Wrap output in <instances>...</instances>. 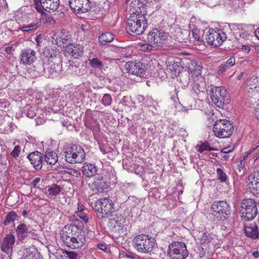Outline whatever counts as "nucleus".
<instances>
[{
	"instance_id": "1",
	"label": "nucleus",
	"mask_w": 259,
	"mask_h": 259,
	"mask_svg": "<svg viewBox=\"0 0 259 259\" xmlns=\"http://www.w3.org/2000/svg\"><path fill=\"white\" fill-rule=\"evenodd\" d=\"M147 0L133 1L130 5L132 14L127 20L128 30L136 35L142 34L147 28L145 18Z\"/></svg>"
},
{
	"instance_id": "2",
	"label": "nucleus",
	"mask_w": 259,
	"mask_h": 259,
	"mask_svg": "<svg viewBox=\"0 0 259 259\" xmlns=\"http://www.w3.org/2000/svg\"><path fill=\"white\" fill-rule=\"evenodd\" d=\"M61 238L65 244L72 248H79L85 243L84 234L75 225L65 226L61 231Z\"/></svg>"
},
{
	"instance_id": "3",
	"label": "nucleus",
	"mask_w": 259,
	"mask_h": 259,
	"mask_svg": "<svg viewBox=\"0 0 259 259\" xmlns=\"http://www.w3.org/2000/svg\"><path fill=\"white\" fill-rule=\"evenodd\" d=\"M132 243L134 249L142 253H150L156 245L155 238L146 234L136 236L133 239Z\"/></svg>"
},
{
	"instance_id": "4",
	"label": "nucleus",
	"mask_w": 259,
	"mask_h": 259,
	"mask_svg": "<svg viewBox=\"0 0 259 259\" xmlns=\"http://www.w3.org/2000/svg\"><path fill=\"white\" fill-rule=\"evenodd\" d=\"M62 64L59 56L51 55L47 61L44 63V68L40 67L39 72L47 78H54L58 75L61 70Z\"/></svg>"
},
{
	"instance_id": "5",
	"label": "nucleus",
	"mask_w": 259,
	"mask_h": 259,
	"mask_svg": "<svg viewBox=\"0 0 259 259\" xmlns=\"http://www.w3.org/2000/svg\"><path fill=\"white\" fill-rule=\"evenodd\" d=\"M240 212L242 221H250L253 220L258 213L255 201L250 198L243 199Z\"/></svg>"
},
{
	"instance_id": "6",
	"label": "nucleus",
	"mask_w": 259,
	"mask_h": 259,
	"mask_svg": "<svg viewBox=\"0 0 259 259\" xmlns=\"http://www.w3.org/2000/svg\"><path fill=\"white\" fill-rule=\"evenodd\" d=\"M65 157L66 160L70 163H81L85 159V154L80 146L69 145L65 149Z\"/></svg>"
},
{
	"instance_id": "7",
	"label": "nucleus",
	"mask_w": 259,
	"mask_h": 259,
	"mask_svg": "<svg viewBox=\"0 0 259 259\" xmlns=\"http://www.w3.org/2000/svg\"><path fill=\"white\" fill-rule=\"evenodd\" d=\"M113 203L111 200L103 198L98 200L94 204V209L99 218L108 217L113 210Z\"/></svg>"
},
{
	"instance_id": "8",
	"label": "nucleus",
	"mask_w": 259,
	"mask_h": 259,
	"mask_svg": "<svg viewBox=\"0 0 259 259\" xmlns=\"http://www.w3.org/2000/svg\"><path fill=\"white\" fill-rule=\"evenodd\" d=\"M168 253L171 259H186L188 256L186 245L182 242H175L169 244Z\"/></svg>"
},
{
	"instance_id": "9",
	"label": "nucleus",
	"mask_w": 259,
	"mask_h": 259,
	"mask_svg": "<svg viewBox=\"0 0 259 259\" xmlns=\"http://www.w3.org/2000/svg\"><path fill=\"white\" fill-rule=\"evenodd\" d=\"M34 7L39 13L45 11L51 13L57 11L60 7V0H33Z\"/></svg>"
},
{
	"instance_id": "10",
	"label": "nucleus",
	"mask_w": 259,
	"mask_h": 259,
	"mask_svg": "<svg viewBox=\"0 0 259 259\" xmlns=\"http://www.w3.org/2000/svg\"><path fill=\"white\" fill-rule=\"evenodd\" d=\"M229 28L230 32L229 33V40L232 42L231 45L232 47H237V43L240 38L245 39L248 36V34L243 28L242 25L239 24H230Z\"/></svg>"
},
{
	"instance_id": "11",
	"label": "nucleus",
	"mask_w": 259,
	"mask_h": 259,
	"mask_svg": "<svg viewBox=\"0 0 259 259\" xmlns=\"http://www.w3.org/2000/svg\"><path fill=\"white\" fill-rule=\"evenodd\" d=\"M226 38L225 33L221 30L216 31L214 29H209L205 34V39L207 43L214 47L220 46Z\"/></svg>"
},
{
	"instance_id": "12",
	"label": "nucleus",
	"mask_w": 259,
	"mask_h": 259,
	"mask_svg": "<svg viewBox=\"0 0 259 259\" xmlns=\"http://www.w3.org/2000/svg\"><path fill=\"white\" fill-rule=\"evenodd\" d=\"M168 38V34L161 30L153 29L149 32L147 39L149 43L157 47H162L165 45Z\"/></svg>"
},
{
	"instance_id": "13",
	"label": "nucleus",
	"mask_w": 259,
	"mask_h": 259,
	"mask_svg": "<svg viewBox=\"0 0 259 259\" xmlns=\"http://www.w3.org/2000/svg\"><path fill=\"white\" fill-rule=\"evenodd\" d=\"M210 97L212 102L218 107L225 109L227 108V104L225 102V94L222 93L220 87L213 88L210 91Z\"/></svg>"
},
{
	"instance_id": "14",
	"label": "nucleus",
	"mask_w": 259,
	"mask_h": 259,
	"mask_svg": "<svg viewBox=\"0 0 259 259\" xmlns=\"http://www.w3.org/2000/svg\"><path fill=\"white\" fill-rule=\"evenodd\" d=\"M69 5L74 12L84 13L91 9V2L90 0H69Z\"/></svg>"
},
{
	"instance_id": "15",
	"label": "nucleus",
	"mask_w": 259,
	"mask_h": 259,
	"mask_svg": "<svg viewBox=\"0 0 259 259\" xmlns=\"http://www.w3.org/2000/svg\"><path fill=\"white\" fill-rule=\"evenodd\" d=\"M126 71L133 75L140 77H144L146 66L142 63L128 62L124 65Z\"/></svg>"
},
{
	"instance_id": "16",
	"label": "nucleus",
	"mask_w": 259,
	"mask_h": 259,
	"mask_svg": "<svg viewBox=\"0 0 259 259\" xmlns=\"http://www.w3.org/2000/svg\"><path fill=\"white\" fill-rule=\"evenodd\" d=\"M17 235L18 240L23 241L26 238H34L36 236L34 230H31L29 226L25 224H21L16 228Z\"/></svg>"
},
{
	"instance_id": "17",
	"label": "nucleus",
	"mask_w": 259,
	"mask_h": 259,
	"mask_svg": "<svg viewBox=\"0 0 259 259\" xmlns=\"http://www.w3.org/2000/svg\"><path fill=\"white\" fill-rule=\"evenodd\" d=\"M213 214L220 220H225L227 215V202L219 201L214 202L211 206Z\"/></svg>"
},
{
	"instance_id": "18",
	"label": "nucleus",
	"mask_w": 259,
	"mask_h": 259,
	"mask_svg": "<svg viewBox=\"0 0 259 259\" xmlns=\"http://www.w3.org/2000/svg\"><path fill=\"white\" fill-rule=\"evenodd\" d=\"M249 191L255 196L259 197V171H255L248 177Z\"/></svg>"
},
{
	"instance_id": "19",
	"label": "nucleus",
	"mask_w": 259,
	"mask_h": 259,
	"mask_svg": "<svg viewBox=\"0 0 259 259\" xmlns=\"http://www.w3.org/2000/svg\"><path fill=\"white\" fill-rule=\"evenodd\" d=\"M27 157L35 170H39L41 169L44 164L43 154L36 151L30 153Z\"/></svg>"
},
{
	"instance_id": "20",
	"label": "nucleus",
	"mask_w": 259,
	"mask_h": 259,
	"mask_svg": "<svg viewBox=\"0 0 259 259\" xmlns=\"http://www.w3.org/2000/svg\"><path fill=\"white\" fill-rule=\"evenodd\" d=\"M15 242V237L12 234L10 233L6 235L1 245L2 250L10 256L13 252Z\"/></svg>"
},
{
	"instance_id": "21",
	"label": "nucleus",
	"mask_w": 259,
	"mask_h": 259,
	"mask_svg": "<svg viewBox=\"0 0 259 259\" xmlns=\"http://www.w3.org/2000/svg\"><path fill=\"white\" fill-rule=\"evenodd\" d=\"M56 42L59 47L66 48V49L73 43L71 34L65 29L61 31L59 36L57 37Z\"/></svg>"
},
{
	"instance_id": "22",
	"label": "nucleus",
	"mask_w": 259,
	"mask_h": 259,
	"mask_svg": "<svg viewBox=\"0 0 259 259\" xmlns=\"http://www.w3.org/2000/svg\"><path fill=\"white\" fill-rule=\"evenodd\" d=\"M227 120L220 119L215 122L213 124V131L215 135L220 138L227 137Z\"/></svg>"
},
{
	"instance_id": "23",
	"label": "nucleus",
	"mask_w": 259,
	"mask_h": 259,
	"mask_svg": "<svg viewBox=\"0 0 259 259\" xmlns=\"http://www.w3.org/2000/svg\"><path fill=\"white\" fill-rule=\"evenodd\" d=\"M35 52L31 49H24L20 55V61L24 65H31L36 59Z\"/></svg>"
},
{
	"instance_id": "24",
	"label": "nucleus",
	"mask_w": 259,
	"mask_h": 259,
	"mask_svg": "<svg viewBox=\"0 0 259 259\" xmlns=\"http://www.w3.org/2000/svg\"><path fill=\"white\" fill-rule=\"evenodd\" d=\"M65 51L72 57L77 59L81 56L83 52V47L79 45H74L73 43L71 46L65 49Z\"/></svg>"
},
{
	"instance_id": "25",
	"label": "nucleus",
	"mask_w": 259,
	"mask_h": 259,
	"mask_svg": "<svg viewBox=\"0 0 259 259\" xmlns=\"http://www.w3.org/2000/svg\"><path fill=\"white\" fill-rule=\"evenodd\" d=\"M98 168L95 164L85 162L81 167L83 174L87 177H92L97 174Z\"/></svg>"
},
{
	"instance_id": "26",
	"label": "nucleus",
	"mask_w": 259,
	"mask_h": 259,
	"mask_svg": "<svg viewBox=\"0 0 259 259\" xmlns=\"http://www.w3.org/2000/svg\"><path fill=\"white\" fill-rule=\"evenodd\" d=\"M188 68L189 71L192 73V75H195L197 78L200 79H203L201 75V70L202 67L200 64H198L196 61L191 60L188 64Z\"/></svg>"
},
{
	"instance_id": "27",
	"label": "nucleus",
	"mask_w": 259,
	"mask_h": 259,
	"mask_svg": "<svg viewBox=\"0 0 259 259\" xmlns=\"http://www.w3.org/2000/svg\"><path fill=\"white\" fill-rule=\"evenodd\" d=\"M244 233L247 237L253 239H256L259 236L258 228L254 224L250 225L249 226H245L244 227Z\"/></svg>"
},
{
	"instance_id": "28",
	"label": "nucleus",
	"mask_w": 259,
	"mask_h": 259,
	"mask_svg": "<svg viewBox=\"0 0 259 259\" xmlns=\"http://www.w3.org/2000/svg\"><path fill=\"white\" fill-rule=\"evenodd\" d=\"M107 184L106 182L102 181V177L101 179H97L92 185V189L96 193L103 192L104 190L107 188Z\"/></svg>"
},
{
	"instance_id": "29",
	"label": "nucleus",
	"mask_w": 259,
	"mask_h": 259,
	"mask_svg": "<svg viewBox=\"0 0 259 259\" xmlns=\"http://www.w3.org/2000/svg\"><path fill=\"white\" fill-rule=\"evenodd\" d=\"M44 164L45 163L50 165H54L58 161V155L56 153L49 151H47L44 155Z\"/></svg>"
},
{
	"instance_id": "30",
	"label": "nucleus",
	"mask_w": 259,
	"mask_h": 259,
	"mask_svg": "<svg viewBox=\"0 0 259 259\" xmlns=\"http://www.w3.org/2000/svg\"><path fill=\"white\" fill-rule=\"evenodd\" d=\"M114 35L111 32H106L103 33L99 36V42L100 46L105 45L107 43L112 41L114 39Z\"/></svg>"
},
{
	"instance_id": "31",
	"label": "nucleus",
	"mask_w": 259,
	"mask_h": 259,
	"mask_svg": "<svg viewBox=\"0 0 259 259\" xmlns=\"http://www.w3.org/2000/svg\"><path fill=\"white\" fill-rule=\"evenodd\" d=\"M202 80L203 79H200L198 78V80L193 82L192 90L197 95L203 93L205 89V84Z\"/></svg>"
},
{
	"instance_id": "32",
	"label": "nucleus",
	"mask_w": 259,
	"mask_h": 259,
	"mask_svg": "<svg viewBox=\"0 0 259 259\" xmlns=\"http://www.w3.org/2000/svg\"><path fill=\"white\" fill-rule=\"evenodd\" d=\"M61 192V188L56 184H53L48 187V196L50 198H55Z\"/></svg>"
},
{
	"instance_id": "33",
	"label": "nucleus",
	"mask_w": 259,
	"mask_h": 259,
	"mask_svg": "<svg viewBox=\"0 0 259 259\" xmlns=\"http://www.w3.org/2000/svg\"><path fill=\"white\" fill-rule=\"evenodd\" d=\"M18 220V217L17 213L14 211H11L6 214L4 224L5 226H7L11 223Z\"/></svg>"
},
{
	"instance_id": "34",
	"label": "nucleus",
	"mask_w": 259,
	"mask_h": 259,
	"mask_svg": "<svg viewBox=\"0 0 259 259\" xmlns=\"http://www.w3.org/2000/svg\"><path fill=\"white\" fill-rule=\"evenodd\" d=\"M198 239L201 244H208L211 240V237L210 234L207 232H199Z\"/></svg>"
},
{
	"instance_id": "35",
	"label": "nucleus",
	"mask_w": 259,
	"mask_h": 259,
	"mask_svg": "<svg viewBox=\"0 0 259 259\" xmlns=\"http://www.w3.org/2000/svg\"><path fill=\"white\" fill-rule=\"evenodd\" d=\"M40 26V22L30 23L26 26L21 27L20 29L24 32H28L31 30H35Z\"/></svg>"
},
{
	"instance_id": "36",
	"label": "nucleus",
	"mask_w": 259,
	"mask_h": 259,
	"mask_svg": "<svg viewBox=\"0 0 259 259\" xmlns=\"http://www.w3.org/2000/svg\"><path fill=\"white\" fill-rule=\"evenodd\" d=\"M196 149L200 153H202L205 150L211 151L212 149L207 142L203 143L199 145H197L196 146Z\"/></svg>"
},
{
	"instance_id": "37",
	"label": "nucleus",
	"mask_w": 259,
	"mask_h": 259,
	"mask_svg": "<svg viewBox=\"0 0 259 259\" xmlns=\"http://www.w3.org/2000/svg\"><path fill=\"white\" fill-rule=\"evenodd\" d=\"M83 209H81L77 212H75V214L73 216V220L75 219L74 218H77V217L81 219L84 222L87 223L88 221V217L86 213L82 211ZM77 220V219H76Z\"/></svg>"
},
{
	"instance_id": "38",
	"label": "nucleus",
	"mask_w": 259,
	"mask_h": 259,
	"mask_svg": "<svg viewBox=\"0 0 259 259\" xmlns=\"http://www.w3.org/2000/svg\"><path fill=\"white\" fill-rule=\"evenodd\" d=\"M90 64L94 68H101L103 66V63L97 58H93L90 60Z\"/></svg>"
},
{
	"instance_id": "39",
	"label": "nucleus",
	"mask_w": 259,
	"mask_h": 259,
	"mask_svg": "<svg viewBox=\"0 0 259 259\" xmlns=\"http://www.w3.org/2000/svg\"><path fill=\"white\" fill-rule=\"evenodd\" d=\"M112 98L110 94H105L102 99V103L104 106H109L111 104Z\"/></svg>"
},
{
	"instance_id": "40",
	"label": "nucleus",
	"mask_w": 259,
	"mask_h": 259,
	"mask_svg": "<svg viewBox=\"0 0 259 259\" xmlns=\"http://www.w3.org/2000/svg\"><path fill=\"white\" fill-rule=\"evenodd\" d=\"M46 12V11H45L44 13H40L44 15L46 22L50 24H54L56 22L55 20L52 16L47 13Z\"/></svg>"
},
{
	"instance_id": "41",
	"label": "nucleus",
	"mask_w": 259,
	"mask_h": 259,
	"mask_svg": "<svg viewBox=\"0 0 259 259\" xmlns=\"http://www.w3.org/2000/svg\"><path fill=\"white\" fill-rule=\"evenodd\" d=\"M113 220L115 222L116 224L119 226L122 225L125 222V218L121 215L114 217Z\"/></svg>"
},
{
	"instance_id": "42",
	"label": "nucleus",
	"mask_w": 259,
	"mask_h": 259,
	"mask_svg": "<svg viewBox=\"0 0 259 259\" xmlns=\"http://www.w3.org/2000/svg\"><path fill=\"white\" fill-rule=\"evenodd\" d=\"M217 175L219 179L222 182H224L226 180V175L224 173L221 168H218L217 169Z\"/></svg>"
},
{
	"instance_id": "43",
	"label": "nucleus",
	"mask_w": 259,
	"mask_h": 259,
	"mask_svg": "<svg viewBox=\"0 0 259 259\" xmlns=\"http://www.w3.org/2000/svg\"><path fill=\"white\" fill-rule=\"evenodd\" d=\"M21 151V147L19 145H17L14 147L13 150L11 152V155L15 158H17Z\"/></svg>"
},
{
	"instance_id": "44",
	"label": "nucleus",
	"mask_w": 259,
	"mask_h": 259,
	"mask_svg": "<svg viewBox=\"0 0 259 259\" xmlns=\"http://www.w3.org/2000/svg\"><path fill=\"white\" fill-rule=\"evenodd\" d=\"M247 88L249 90H252V92H258L259 91V87L257 86L256 83H254V84H251V82L249 83V84L247 85Z\"/></svg>"
},
{
	"instance_id": "45",
	"label": "nucleus",
	"mask_w": 259,
	"mask_h": 259,
	"mask_svg": "<svg viewBox=\"0 0 259 259\" xmlns=\"http://www.w3.org/2000/svg\"><path fill=\"white\" fill-rule=\"evenodd\" d=\"M40 67L41 68H44V63H42L41 62H38V63L36 64V65H35L34 66V71L37 72V74H36V75H40L41 74H43V73H40L39 72Z\"/></svg>"
},
{
	"instance_id": "46",
	"label": "nucleus",
	"mask_w": 259,
	"mask_h": 259,
	"mask_svg": "<svg viewBox=\"0 0 259 259\" xmlns=\"http://www.w3.org/2000/svg\"><path fill=\"white\" fill-rule=\"evenodd\" d=\"M68 171L67 172L74 177H78L80 175V173L76 169L73 168H68Z\"/></svg>"
},
{
	"instance_id": "47",
	"label": "nucleus",
	"mask_w": 259,
	"mask_h": 259,
	"mask_svg": "<svg viewBox=\"0 0 259 259\" xmlns=\"http://www.w3.org/2000/svg\"><path fill=\"white\" fill-rule=\"evenodd\" d=\"M153 47L150 44H144L141 46V50L143 51H150L153 50Z\"/></svg>"
},
{
	"instance_id": "48",
	"label": "nucleus",
	"mask_w": 259,
	"mask_h": 259,
	"mask_svg": "<svg viewBox=\"0 0 259 259\" xmlns=\"http://www.w3.org/2000/svg\"><path fill=\"white\" fill-rule=\"evenodd\" d=\"M228 128H229V131H228V138L232 135L234 130L233 126L232 125V124L229 120H228Z\"/></svg>"
},
{
	"instance_id": "49",
	"label": "nucleus",
	"mask_w": 259,
	"mask_h": 259,
	"mask_svg": "<svg viewBox=\"0 0 259 259\" xmlns=\"http://www.w3.org/2000/svg\"><path fill=\"white\" fill-rule=\"evenodd\" d=\"M8 5L6 0H0V12L7 8Z\"/></svg>"
},
{
	"instance_id": "50",
	"label": "nucleus",
	"mask_w": 259,
	"mask_h": 259,
	"mask_svg": "<svg viewBox=\"0 0 259 259\" xmlns=\"http://www.w3.org/2000/svg\"><path fill=\"white\" fill-rule=\"evenodd\" d=\"M67 258L66 259H77L78 255L76 253L74 252H69L67 253Z\"/></svg>"
},
{
	"instance_id": "51",
	"label": "nucleus",
	"mask_w": 259,
	"mask_h": 259,
	"mask_svg": "<svg viewBox=\"0 0 259 259\" xmlns=\"http://www.w3.org/2000/svg\"><path fill=\"white\" fill-rule=\"evenodd\" d=\"M192 34L193 35L194 38L198 41V42H202L203 40L201 39L200 36L198 34L197 30H193L192 31Z\"/></svg>"
},
{
	"instance_id": "52",
	"label": "nucleus",
	"mask_w": 259,
	"mask_h": 259,
	"mask_svg": "<svg viewBox=\"0 0 259 259\" xmlns=\"http://www.w3.org/2000/svg\"><path fill=\"white\" fill-rule=\"evenodd\" d=\"M27 116L29 118H33L35 116V113L31 109H28L27 112Z\"/></svg>"
},
{
	"instance_id": "53",
	"label": "nucleus",
	"mask_w": 259,
	"mask_h": 259,
	"mask_svg": "<svg viewBox=\"0 0 259 259\" xmlns=\"http://www.w3.org/2000/svg\"><path fill=\"white\" fill-rule=\"evenodd\" d=\"M235 64V60L233 57L230 58L228 59V65H229L230 66L232 67L234 66Z\"/></svg>"
},
{
	"instance_id": "54",
	"label": "nucleus",
	"mask_w": 259,
	"mask_h": 259,
	"mask_svg": "<svg viewBox=\"0 0 259 259\" xmlns=\"http://www.w3.org/2000/svg\"><path fill=\"white\" fill-rule=\"evenodd\" d=\"M97 246L101 250H103L105 252L107 251V248L105 244H103V243H99L97 244Z\"/></svg>"
},
{
	"instance_id": "55",
	"label": "nucleus",
	"mask_w": 259,
	"mask_h": 259,
	"mask_svg": "<svg viewBox=\"0 0 259 259\" xmlns=\"http://www.w3.org/2000/svg\"><path fill=\"white\" fill-rule=\"evenodd\" d=\"M35 40L36 42V46L37 47L41 46L42 40L39 36H36L35 38Z\"/></svg>"
},
{
	"instance_id": "56",
	"label": "nucleus",
	"mask_w": 259,
	"mask_h": 259,
	"mask_svg": "<svg viewBox=\"0 0 259 259\" xmlns=\"http://www.w3.org/2000/svg\"><path fill=\"white\" fill-rule=\"evenodd\" d=\"M40 178L39 177H37L35 178L32 182H31L32 185L34 187H36L37 184L40 182Z\"/></svg>"
},
{
	"instance_id": "57",
	"label": "nucleus",
	"mask_w": 259,
	"mask_h": 259,
	"mask_svg": "<svg viewBox=\"0 0 259 259\" xmlns=\"http://www.w3.org/2000/svg\"><path fill=\"white\" fill-rule=\"evenodd\" d=\"M235 146L236 144L235 142L233 143L232 145L228 146V154L231 153L233 151V149L235 148Z\"/></svg>"
},
{
	"instance_id": "58",
	"label": "nucleus",
	"mask_w": 259,
	"mask_h": 259,
	"mask_svg": "<svg viewBox=\"0 0 259 259\" xmlns=\"http://www.w3.org/2000/svg\"><path fill=\"white\" fill-rule=\"evenodd\" d=\"M171 68H170L169 69H171L172 70H174L175 71H176V70H177V67H179V65L178 64V63L177 62H174L171 66Z\"/></svg>"
},
{
	"instance_id": "59",
	"label": "nucleus",
	"mask_w": 259,
	"mask_h": 259,
	"mask_svg": "<svg viewBox=\"0 0 259 259\" xmlns=\"http://www.w3.org/2000/svg\"><path fill=\"white\" fill-rule=\"evenodd\" d=\"M242 50L246 53H248L250 50V48L248 46H242Z\"/></svg>"
},
{
	"instance_id": "60",
	"label": "nucleus",
	"mask_w": 259,
	"mask_h": 259,
	"mask_svg": "<svg viewBox=\"0 0 259 259\" xmlns=\"http://www.w3.org/2000/svg\"><path fill=\"white\" fill-rule=\"evenodd\" d=\"M255 116L257 119L259 120V105H257L255 109Z\"/></svg>"
},
{
	"instance_id": "61",
	"label": "nucleus",
	"mask_w": 259,
	"mask_h": 259,
	"mask_svg": "<svg viewBox=\"0 0 259 259\" xmlns=\"http://www.w3.org/2000/svg\"><path fill=\"white\" fill-rule=\"evenodd\" d=\"M12 48H13L11 46L7 47L5 48V51L7 53L10 54L12 51Z\"/></svg>"
},
{
	"instance_id": "62",
	"label": "nucleus",
	"mask_w": 259,
	"mask_h": 259,
	"mask_svg": "<svg viewBox=\"0 0 259 259\" xmlns=\"http://www.w3.org/2000/svg\"><path fill=\"white\" fill-rule=\"evenodd\" d=\"M251 82V84H254V83H256L257 82V79L256 77H253V78L251 79L249 81V83Z\"/></svg>"
},
{
	"instance_id": "63",
	"label": "nucleus",
	"mask_w": 259,
	"mask_h": 259,
	"mask_svg": "<svg viewBox=\"0 0 259 259\" xmlns=\"http://www.w3.org/2000/svg\"><path fill=\"white\" fill-rule=\"evenodd\" d=\"M252 255L254 257L257 258L259 256V252L257 251H253Z\"/></svg>"
},
{
	"instance_id": "64",
	"label": "nucleus",
	"mask_w": 259,
	"mask_h": 259,
	"mask_svg": "<svg viewBox=\"0 0 259 259\" xmlns=\"http://www.w3.org/2000/svg\"><path fill=\"white\" fill-rule=\"evenodd\" d=\"M254 34L255 36L258 38L259 39V28L256 29L254 31Z\"/></svg>"
}]
</instances>
